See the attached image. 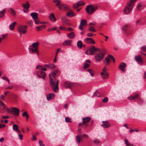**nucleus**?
I'll return each instance as SVG.
<instances>
[{"mask_svg":"<svg viewBox=\"0 0 146 146\" xmlns=\"http://www.w3.org/2000/svg\"><path fill=\"white\" fill-rule=\"evenodd\" d=\"M56 75L54 71L51 74L49 75L50 78V84L53 90L55 92L58 91V80L56 81L55 79H54L56 77Z\"/></svg>","mask_w":146,"mask_h":146,"instance_id":"obj_1","label":"nucleus"},{"mask_svg":"<svg viewBox=\"0 0 146 146\" xmlns=\"http://www.w3.org/2000/svg\"><path fill=\"white\" fill-rule=\"evenodd\" d=\"M137 0H130L129 2L125 6L123 11L125 14H128L131 12L134 6V3Z\"/></svg>","mask_w":146,"mask_h":146,"instance_id":"obj_2","label":"nucleus"},{"mask_svg":"<svg viewBox=\"0 0 146 146\" xmlns=\"http://www.w3.org/2000/svg\"><path fill=\"white\" fill-rule=\"evenodd\" d=\"M99 48H96L95 46H93L90 48L89 50H87L85 52V54L87 55H93L94 54L95 52L98 51Z\"/></svg>","mask_w":146,"mask_h":146,"instance_id":"obj_3","label":"nucleus"},{"mask_svg":"<svg viewBox=\"0 0 146 146\" xmlns=\"http://www.w3.org/2000/svg\"><path fill=\"white\" fill-rule=\"evenodd\" d=\"M97 8V7H93L92 5H88L86 7V10L88 13L91 14L94 13Z\"/></svg>","mask_w":146,"mask_h":146,"instance_id":"obj_4","label":"nucleus"},{"mask_svg":"<svg viewBox=\"0 0 146 146\" xmlns=\"http://www.w3.org/2000/svg\"><path fill=\"white\" fill-rule=\"evenodd\" d=\"M27 26L26 25L20 26L18 28V31L19 32L20 34L21 35L22 34H25L26 32V29Z\"/></svg>","mask_w":146,"mask_h":146,"instance_id":"obj_5","label":"nucleus"},{"mask_svg":"<svg viewBox=\"0 0 146 146\" xmlns=\"http://www.w3.org/2000/svg\"><path fill=\"white\" fill-rule=\"evenodd\" d=\"M104 53H100L94 56L95 59L97 61H100L104 57Z\"/></svg>","mask_w":146,"mask_h":146,"instance_id":"obj_6","label":"nucleus"},{"mask_svg":"<svg viewBox=\"0 0 146 146\" xmlns=\"http://www.w3.org/2000/svg\"><path fill=\"white\" fill-rule=\"evenodd\" d=\"M37 75L38 77L43 79H45L46 77L45 73L41 70L37 72Z\"/></svg>","mask_w":146,"mask_h":146,"instance_id":"obj_7","label":"nucleus"},{"mask_svg":"<svg viewBox=\"0 0 146 146\" xmlns=\"http://www.w3.org/2000/svg\"><path fill=\"white\" fill-rule=\"evenodd\" d=\"M58 8L59 10L62 11H66L69 9V7L62 3H61L59 6Z\"/></svg>","mask_w":146,"mask_h":146,"instance_id":"obj_8","label":"nucleus"},{"mask_svg":"<svg viewBox=\"0 0 146 146\" xmlns=\"http://www.w3.org/2000/svg\"><path fill=\"white\" fill-rule=\"evenodd\" d=\"M62 22L64 24L70 25L69 20L65 16H62L61 18Z\"/></svg>","mask_w":146,"mask_h":146,"instance_id":"obj_9","label":"nucleus"},{"mask_svg":"<svg viewBox=\"0 0 146 146\" xmlns=\"http://www.w3.org/2000/svg\"><path fill=\"white\" fill-rule=\"evenodd\" d=\"M85 3L82 1H79L77 3L74 4L73 5V7L74 9H77L79 7L84 5Z\"/></svg>","mask_w":146,"mask_h":146,"instance_id":"obj_10","label":"nucleus"},{"mask_svg":"<svg viewBox=\"0 0 146 146\" xmlns=\"http://www.w3.org/2000/svg\"><path fill=\"white\" fill-rule=\"evenodd\" d=\"M11 109H12V112L14 113L13 115L17 116L19 115V110L18 108H12Z\"/></svg>","mask_w":146,"mask_h":146,"instance_id":"obj_11","label":"nucleus"},{"mask_svg":"<svg viewBox=\"0 0 146 146\" xmlns=\"http://www.w3.org/2000/svg\"><path fill=\"white\" fill-rule=\"evenodd\" d=\"M102 126L105 128H108L110 126V124L108 121H102Z\"/></svg>","mask_w":146,"mask_h":146,"instance_id":"obj_12","label":"nucleus"},{"mask_svg":"<svg viewBox=\"0 0 146 146\" xmlns=\"http://www.w3.org/2000/svg\"><path fill=\"white\" fill-rule=\"evenodd\" d=\"M135 59L139 64H143V62L141 58V55H139L138 56H135Z\"/></svg>","mask_w":146,"mask_h":146,"instance_id":"obj_13","label":"nucleus"},{"mask_svg":"<svg viewBox=\"0 0 146 146\" xmlns=\"http://www.w3.org/2000/svg\"><path fill=\"white\" fill-rule=\"evenodd\" d=\"M126 64L124 63H121L119 64V68L122 71L125 72V71L124 68L126 67Z\"/></svg>","mask_w":146,"mask_h":146,"instance_id":"obj_14","label":"nucleus"},{"mask_svg":"<svg viewBox=\"0 0 146 146\" xmlns=\"http://www.w3.org/2000/svg\"><path fill=\"white\" fill-rule=\"evenodd\" d=\"M84 66L83 68L84 69H86L88 68L90 65V62L89 60H86L84 62Z\"/></svg>","mask_w":146,"mask_h":146,"instance_id":"obj_15","label":"nucleus"},{"mask_svg":"<svg viewBox=\"0 0 146 146\" xmlns=\"http://www.w3.org/2000/svg\"><path fill=\"white\" fill-rule=\"evenodd\" d=\"M91 119V118L89 117H83L82 119V123L84 124L85 125L86 123L89 122Z\"/></svg>","mask_w":146,"mask_h":146,"instance_id":"obj_16","label":"nucleus"},{"mask_svg":"<svg viewBox=\"0 0 146 146\" xmlns=\"http://www.w3.org/2000/svg\"><path fill=\"white\" fill-rule=\"evenodd\" d=\"M66 15L69 17H71L75 16L76 15V14L74 13L73 11L72 10H69L67 13Z\"/></svg>","mask_w":146,"mask_h":146,"instance_id":"obj_17","label":"nucleus"},{"mask_svg":"<svg viewBox=\"0 0 146 146\" xmlns=\"http://www.w3.org/2000/svg\"><path fill=\"white\" fill-rule=\"evenodd\" d=\"M85 41L87 43L89 44H95V42L94 40L91 38H87L85 39Z\"/></svg>","mask_w":146,"mask_h":146,"instance_id":"obj_18","label":"nucleus"},{"mask_svg":"<svg viewBox=\"0 0 146 146\" xmlns=\"http://www.w3.org/2000/svg\"><path fill=\"white\" fill-rule=\"evenodd\" d=\"M54 97V95L53 93H51L48 94L47 96V100L49 101L53 99Z\"/></svg>","mask_w":146,"mask_h":146,"instance_id":"obj_19","label":"nucleus"},{"mask_svg":"<svg viewBox=\"0 0 146 146\" xmlns=\"http://www.w3.org/2000/svg\"><path fill=\"white\" fill-rule=\"evenodd\" d=\"M64 86L66 88H71V87L72 86V84L69 81H66L65 82Z\"/></svg>","mask_w":146,"mask_h":146,"instance_id":"obj_20","label":"nucleus"},{"mask_svg":"<svg viewBox=\"0 0 146 146\" xmlns=\"http://www.w3.org/2000/svg\"><path fill=\"white\" fill-rule=\"evenodd\" d=\"M49 18L52 21L54 22L56 20L54 14L53 13H51L49 16Z\"/></svg>","mask_w":146,"mask_h":146,"instance_id":"obj_21","label":"nucleus"},{"mask_svg":"<svg viewBox=\"0 0 146 146\" xmlns=\"http://www.w3.org/2000/svg\"><path fill=\"white\" fill-rule=\"evenodd\" d=\"M139 95L138 94H137L133 96L129 97L128 98V99L130 100H131L137 99L139 97Z\"/></svg>","mask_w":146,"mask_h":146,"instance_id":"obj_22","label":"nucleus"},{"mask_svg":"<svg viewBox=\"0 0 146 146\" xmlns=\"http://www.w3.org/2000/svg\"><path fill=\"white\" fill-rule=\"evenodd\" d=\"M39 43L38 42H36L33 43L29 47H33L34 48H38V46L39 45Z\"/></svg>","mask_w":146,"mask_h":146,"instance_id":"obj_23","label":"nucleus"},{"mask_svg":"<svg viewBox=\"0 0 146 146\" xmlns=\"http://www.w3.org/2000/svg\"><path fill=\"white\" fill-rule=\"evenodd\" d=\"M72 42V40H65L62 43V44L64 46H66L67 45H69L70 46L71 45Z\"/></svg>","mask_w":146,"mask_h":146,"instance_id":"obj_24","label":"nucleus"},{"mask_svg":"<svg viewBox=\"0 0 146 146\" xmlns=\"http://www.w3.org/2000/svg\"><path fill=\"white\" fill-rule=\"evenodd\" d=\"M31 15L33 19L35 20L37 19L38 17V14L36 13H33L31 14Z\"/></svg>","mask_w":146,"mask_h":146,"instance_id":"obj_25","label":"nucleus"},{"mask_svg":"<svg viewBox=\"0 0 146 146\" xmlns=\"http://www.w3.org/2000/svg\"><path fill=\"white\" fill-rule=\"evenodd\" d=\"M13 129L16 131H18L19 133H21V131L18 129V126L17 124H14L13 126Z\"/></svg>","mask_w":146,"mask_h":146,"instance_id":"obj_26","label":"nucleus"},{"mask_svg":"<svg viewBox=\"0 0 146 146\" xmlns=\"http://www.w3.org/2000/svg\"><path fill=\"white\" fill-rule=\"evenodd\" d=\"M30 5L28 2H27L26 4H24L22 6L24 9L26 10L28 9L30 7Z\"/></svg>","mask_w":146,"mask_h":146,"instance_id":"obj_27","label":"nucleus"},{"mask_svg":"<svg viewBox=\"0 0 146 146\" xmlns=\"http://www.w3.org/2000/svg\"><path fill=\"white\" fill-rule=\"evenodd\" d=\"M29 50L30 52H31L32 53L36 52L38 50V48H34V49L32 48L31 47H29Z\"/></svg>","mask_w":146,"mask_h":146,"instance_id":"obj_28","label":"nucleus"},{"mask_svg":"<svg viewBox=\"0 0 146 146\" xmlns=\"http://www.w3.org/2000/svg\"><path fill=\"white\" fill-rule=\"evenodd\" d=\"M44 66L48 68L52 69L54 68H55V66L54 65L52 64H45Z\"/></svg>","mask_w":146,"mask_h":146,"instance_id":"obj_29","label":"nucleus"},{"mask_svg":"<svg viewBox=\"0 0 146 146\" xmlns=\"http://www.w3.org/2000/svg\"><path fill=\"white\" fill-rule=\"evenodd\" d=\"M75 36V35H74V32H72L69 33L67 35V37L70 38H73Z\"/></svg>","mask_w":146,"mask_h":146,"instance_id":"obj_30","label":"nucleus"},{"mask_svg":"<svg viewBox=\"0 0 146 146\" xmlns=\"http://www.w3.org/2000/svg\"><path fill=\"white\" fill-rule=\"evenodd\" d=\"M15 24L16 22H14L12 24H11L9 26V29L11 30H14Z\"/></svg>","mask_w":146,"mask_h":146,"instance_id":"obj_31","label":"nucleus"},{"mask_svg":"<svg viewBox=\"0 0 146 146\" xmlns=\"http://www.w3.org/2000/svg\"><path fill=\"white\" fill-rule=\"evenodd\" d=\"M101 75L103 76L104 79H106L108 77V75L107 72H102L101 73Z\"/></svg>","mask_w":146,"mask_h":146,"instance_id":"obj_32","label":"nucleus"},{"mask_svg":"<svg viewBox=\"0 0 146 146\" xmlns=\"http://www.w3.org/2000/svg\"><path fill=\"white\" fill-rule=\"evenodd\" d=\"M110 59L109 58L108 56L107 57H106L104 60H103V62L105 63L106 62V64L108 65L109 64V62H110Z\"/></svg>","mask_w":146,"mask_h":146,"instance_id":"obj_33","label":"nucleus"},{"mask_svg":"<svg viewBox=\"0 0 146 146\" xmlns=\"http://www.w3.org/2000/svg\"><path fill=\"white\" fill-rule=\"evenodd\" d=\"M144 7V5H141L140 3H139L137 6V9L139 10H140L142 9H143Z\"/></svg>","mask_w":146,"mask_h":146,"instance_id":"obj_34","label":"nucleus"},{"mask_svg":"<svg viewBox=\"0 0 146 146\" xmlns=\"http://www.w3.org/2000/svg\"><path fill=\"white\" fill-rule=\"evenodd\" d=\"M53 1L54 3H56V5L58 7H59V6L62 3H61L60 1L59 0H54Z\"/></svg>","mask_w":146,"mask_h":146,"instance_id":"obj_35","label":"nucleus"},{"mask_svg":"<svg viewBox=\"0 0 146 146\" xmlns=\"http://www.w3.org/2000/svg\"><path fill=\"white\" fill-rule=\"evenodd\" d=\"M0 105L3 107V108L1 109L2 110H5L6 106H5L4 103L1 100H0Z\"/></svg>","mask_w":146,"mask_h":146,"instance_id":"obj_36","label":"nucleus"},{"mask_svg":"<svg viewBox=\"0 0 146 146\" xmlns=\"http://www.w3.org/2000/svg\"><path fill=\"white\" fill-rule=\"evenodd\" d=\"M82 41L81 40H79L77 42V47L79 48H81L82 47Z\"/></svg>","mask_w":146,"mask_h":146,"instance_id":"obj_37","label":"nucleus"},{"mask_svg":"<svg viewBox=\"0 0 146 146\" xmlns=\"http://www.w3.org/2000/svg\"><path fill=\"white\" fill-rule=\"evenodd\" d=\"M45 27V25H42L36 27V29L37 31H39L42 29V28H44Z\"/></svg>","mask_w":146,"mask_h":146,"instance_id":"obj_38","label":"nucleus"},{"mask_svg":"<svg viewBox=\"0 0 146 146\" xmlns=\"http://www.w3.org/2000/svg\"><path fill=\"white\" fill-rule=\"evenodd\" d=\"M22 115L23 117H26L27 119L26 121H27L29 118V115L27 114V113L26 111L24 112L22 114Z\"/></svg>","mask_w":146,"mask_h":146,"instance_id":"obj_39","label":"nucleus"},{"mask_svg":"<svg viewBox=\"0 0 146 146\" xmlns=\"http://www.w3.org/2000/svg\"><path fill=\"white\" fill-rule=\"evenodd\" d=\"M5 12V10L4 9L3 11H1L0 12V18H3L4 16V13Z\"/></svg>","mask_w":146,"mask_h":146,"instance_id":"obj_40","label":"nucleus"},{"mask_svg":"<svg viewBox=\"0 0 146 146\" xmlns=\"http://www.w3.org/2000/svg\"><path fill=\"white\" fill-rule=\"evenodd\" d=\"M76 140L78 144H79L80 142V141L81 139L80 138V137L79 135H78L76 137Z\"/></svg>","mask_w":146,"mask_h":146,"instance_id":"obj_41","label":"nucleus"},{"mask_svg":"<svg viewBox=\"0 0 146 146\" xmlns=\"http://www.w3.org/2000/svg\"><path fill=\"white\" fill-rule=\"evenodd\" d=\"M56 29V27L54 26L52 28H49L48 29L47 31L48 32H51L55 30Z\"/></svg>","mask_w":146,"mask_h":146,"instance_id":"obj_42","label":"nucleus"},{"mask_svg":"<svg viewBox=\"0 0 146 146\" xmlns=\"http://www.w3.org/2000/svg\"><path fill=\"white\" fill-rule=\"evenodd\" d=\"M37 68L41 70H43L44 71H45L46 70V69L45 68H42V66H37Z\"/></svg>","mask_w":146,"mask_h":146,"instance_id":"obj_43","label":"nucleus"},{"mask_svg":"<svg viewBox=\"0 0 146 146\" xmlns=\"http://www.w3.org/2000/svg\"><path fill=\"white\" fill-rule=\"evenodd\" d=\"M89 30L92 32H94L96 31V30L92 26H90L89 28Z\"/></svg>","mask_w":146,"mask_h":146,"instance_id":"obj_44","label":"nucleus"},{"mask_svg":"<svg viewBox=\"0 0 146 146\" xmlns=\"http://www.w3.org/2000/svg\"><path fill=\"white\" fill-rule=\"evenodd\" d=\"M82 22V25L83 26L86 25L87 21L85 19L81 20V22Z\"/></svg>","mask_w":146,"mask_h":146,"instance_id":"obj_45","label":"nucleus"},{"mask_svg":"<svg viewBox=\"0 0 146 146\" xmlns=\"http://www.w3.org/2000/svg\"><path fill=\"white\" fill-rule=\"evenodd\" d=\"M93 95L94 96H95L98 97L100 96V94L98 92L97 90L94 93Z\"/></svg>","mask_w":146,"mask_h":146,"instance_id":"obj_46","label":"nucleus"},{"mask_svg":"<svg viewBox=\"0 0 146 146\" xmlns=\"http://www.w3.org/2000/svg\"><path fill=\"white\" fill-rule=\"evenodd\" d=\"M98 51L99 52L104 53V52H106V50L104 48L101 49H99V50H98Z\"/></svg>","mask_w":146,"mask_h":146,"instance_id":"obj_47","label":"nucleus"},{"mask_svg":"<svg viewBox=\"0 0 146 146\" xmlns=\"http://www.w3.org/2000/svg\"><path fill=\"white\" fill-rule=\"evenodd\" d=\"M65 121L66 122H69L71 123L72 122L71 121V119L68 117H66L65 118Z\"/></svg>","mask_w":146,"mask_h":146,"instance_id":"obj_48","label":"nucleus"},{"mask_svg":"<svg viewBox=\"0 0 146 146\" xmlns=\"http://www.w3.org/2000/svg\"><path fill=\"white\" fill-rule=\"evenodd\" d=\"M10 10L11 12V14L15 16L16 15V13L15 10L12 8H11Z\"/></svg>","mask_w":146,"mask_h":146,"instance_id":"obj_49","label":"nucleus"},{"mask_svg":"<svg viewBox=\"0 0 146 146\" xmlns=\"http://www.w3.org/2000/svg\"><path fill=\"white\" fill-rule=\"evenodd\" d=\"M129 27V25H124L123 27V30L125 31L126 29Z\"/></svg>","mask_w":146,"mask_h":146,"instance_id":"obj_50","label":"nucleus"},{"mask_svg":"<svg viewBox=\"0 0 146 146\" xmlns=\"http://www.w3.org/2000/svg\"><path fill=\"white\" fill-rule=\"evenodd\" d=\"M35 23L36 24H38L39 23H42L41 22H40L38 20V18L37 19L34 20Z\"/></svg>","mask_w":146,"mask_h":146,"instance_id":"obj_51","label":"nucleus"},{"mask_svg":"<svg viewBox=\"0 0 146 146\" xmlns=\"http://www.w3.org/2000/svg\"><path fill=\"white\" fill-rule=\"evenodd\" d=\"M59 29L60 30H62L63 31H66L67 30V29L64 27H62V26H60L59 27Z\"/></svg>","mask_w":146,"mask_h":146,"instance_id":"obj_52","label":"nucleus"},{"mask_svg":"<svg viewBox=\"0 0 146 146\" xmlns=\"http://www.w3.org/2000/svg\"><path fill=\"white\" fill-rule=\"evenodd\" d=\"M93 142L95 144H97L99 143L100 142V141L98 139H95L93 140Z\"/></svg>","mask_w":146,"mask_h":146,"instance_id":"obj_53","label":"nucleus"},{"mask_svg":"<svg viewBox=\"0 0 146 146\" xmlns=\"http://www.w3.org/2000/svg\"><path fill=\"white\" fill-rule=\"evenodd\" d=\"M39 143L40 146H45L43 144L42 141L41 140H39Z\"/></svg>","mask_w":146,"mask_h":146,"instance_id":"obj_54","label":"nucleus"},{"mask_svg":"<svg viewBox=\"0 0 146 146\" xmlns=\"http://www.w3.org/2000/svg\"><path fill=\"white\" fill-rule=\"evenodd\" d=\"M108 98L107 97L104 98L102 100V102L104 103H106L108 102Z\"/></svg>","mask_w":146,"mask_h":146,"instance_id":"obj_55","label":"nucleus"},{"mask_svg":"<svg viewBox=\"0 0 146 146\" xmlns=\"http://www.w3.org/2000/svg\"><path fill=\"white\" fill-rule=\"evenodd\" d=\"M2 78L4 80H7L9 83H10L9 80L8 79L7 77H2Z\"/></svg>","mask_w":146,"mask_h":146,"instance_id":"obj_56","label":"nucleus"},{"mask_svg":"<svg viewBox=\"0 0 146 146\" xmlns=\"http://www.w3.org/2000/svg\"><path fill=\"white\" fill-rule=\"evenodd\" d=\"M141 50H142L143 51H146V46H142L141 48Z\"/></svg>","mask_w":146,"mask_h":146,"instance_id":"obj_57","label":"nucleus"},{"mask_svg":"<svg viewBox=\"0 0 146 146\" xmlns=\"http://www.w3.org/2000/svg\"><path fill=\"white\" fill-rule=\"evenodd\" d=\"M96 24V23L95 22H92L90 23L89 24V26H90L91 25H95Z\"/></svg>","mask_w":146,"mask_h":146,"instance_id":"obj_58","label":"nucleus"},{"mask_svg":"<svg viewBox=\"0 0 146 146\" xmlns=\"http://www.w3.org/2000/svg\"><path fill=\"white\" fill-rule=\"evenodd\" d=\"M5 126V125L4 124H1L0 123V128H4Z\"/></svg>","mask_w":146,"mask_h":146,"instance_id":"obj_59","label":"nucleus"},{"mask_svg":"<svg viewBox=\"0 0 146 146\" xmlns=\"http://www.w3.org/2000/svg\"><path fill=\"white\" fill-rule=\"evenodd\" d=\"M82 22L80 23V25L79 26V28L80 30H82L83 29V28L82 27L83 26L82 25Z\"/></svg>","mask_w":146,"mask_h":146,"instance_id":"obj_60","label":"nucleus"},{"mask_svg":"<svg viewBox=\"0 0 146 146\" xmlns=\"http://www.w3.org/2000/svg\"><path fill=\"white\" fill-rule=\"evenodd\" d=\"M19 138L20 139L22 140L23 139V136L22 134H19Z\"/></svg>","mask_w":146,"mask_h":146,"instance_id":"obj_61","label":"nucleus"},{"mask_svg":"<svg viewBox=\"0 0 146 146\" xmlns=\"http://www.w3.org/2000/svg\"><path fill=\"white\" fill-rule=\"evenodd\" d=\"M125 143L126 144L127 146L129 144L128 143V141L127 139H125Z\"/></svg>","mask_w":146,"mask_h":146,"instance_id":"obj_62","label":"nucleus"},{"mask_svg":"<svg viewBox=\"0 0 146 146\" xmlns=\"http://www.w3.org/2000/svg\"><path fill=\"white\" fill-rule=\"evenodd\" d=\"M87 71L90 74H91L92 72H93L92 70L90 69H89L87 70Z\"/></svg>","mask_w":146,"mask_h":146,"instance_id":"obj_63","label":"nucleus"},{"mask_svg":"<svg viewBox=\"0 0 146 146\" xmlns=\"http://www.w3.org/2000/svg\"><path fill=\"white\" fill-rule=\"evenodd\" d=\"M93 35V34L91 33H89L87 34V36H91Z\"/></svg>","mask_w":146,"mask_h":146,"instance_id":"obj_64","label":"nucleus"}]
</instances>
